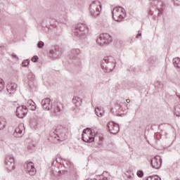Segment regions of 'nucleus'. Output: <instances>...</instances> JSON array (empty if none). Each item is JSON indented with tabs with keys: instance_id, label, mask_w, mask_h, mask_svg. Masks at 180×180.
<instances>
[{
	"instance_id": "1",
	"label": "nucleus",
	"mask_w": 180,
	"mask_h": 180,
	"mask_svg": "<svg viewBox=\"0 0 180 180\" xmlns=\"http://www.w3.org/2000/svg\"><path fill=\"white\" fill-rule=\"evenodd\" d=\"M101 66L104 72H111L116 66V60L112 56H105L101 61Z\"/></svg>"
},
{
	"instance_id": "2",
	"label": "nucleus",
	"mask_w": 180,
	"mask_h": 180,
	"mask_svg": "<svg viewBox=\"0 0 180 180\" xmlns=\"http://www.w3.org/2000/svg\"><path fill=\"white\" fill-rule=\"evenodd\" d=\"M52 137H53L56 141H64V140H67L66 128L61 125L58 126L53 132Z\"/></svg>"
},
{
	"instance_id": "3",
	"label": "nucleus",
	"mask_w": 180,
	"mask_h": 180,
	"mask_svg": "<svg viewBox=\"0 0 180 180\" xmlns=\"http://www.w3.org/2000/svg\"><path fill=\"white\" fill-rule=\"evenodd\" d=\"M96 133L95 129L86 128L83 131L82 134V140L85 143H94Z\"/></svg>"
},
{
	"instance_id": "4",
	"label": "nucleus",
	"mask_w": 180,
	"mask_h": 180,
	"mask_svg": "<svg viewBox=\"0 0 180 180\" xmlns=\"http://www.w3.org/2000/svg\"><path fill=\"white\" fill-rule=\"evenodd\" d=\"M89 11L91 15L94 18L99 16L102 12V4H101V2L98 1H93L89 6Z\"/></svg>"
},
{
	"instance_id": "5",
	"label": "nucleus",
	"mask_w": 180,
	"mask_h": 180,
	"mask_svg": "<svg viewBox=\"0 0 180 180\" xmlns=\"http://www.w3.org/2000/svg\"><path fill=\"white\" fill-rule=\"evenodd\" d=\"M112 36L108 33L101 34L99 37L96 40V43L101 47H105V46H108L112 43Z\"/></svg>"
},
{
	"instance_id": "6",
	"label": "nucleus",
	"mask_w": 180,
	"mask_h": 180,
	"mask_svg": "<svg viewBox=\"0 0 180 180\" xmlns=\"http://www.w3.org/2000/svg\"><path fill=\"white\" fill-rule=\"evenodd\" d=\"M112 19L116 22H120L124 18V9L122 7H115L112 10Z\"/></svg>"
},
{
	"instance_id": "7",
	"label": "nucleus",
	"mask_w": 180,
	"mask_h": 180,
	"mask_svg": "<svg viewBox=\"0 0 180 180\" xmlns=\"http://www.w3.org/2000/svg\"><path fill=\"white\" fill-rule=\"evenodd\" d=\"M75 32L79 37H86L88 36V27L84 23H79L75 27Z\"/></svg>"
},
{
	"instance_id": "8",
	"label": "nucleus",
	"mask_w": 180,
	"mask_h": 180,
	"mask_svg": "<svg viewBox=\"0 0 180 180\" xmlns=\"http://www.w3.org/2000/svg\"><path fill=\"white\" fill-rule=\"evenodd\" d=\"M24 169L25 172L32 176L36 175V172H37L36 167H34V165L32 162H26L24 165Z\"/></svg>"
},
{
	"instance_id": "9",
	"label": "nucleus",
	"mask_w": 180,
	"mask_h": 180,
	"mask_svg": "<svg viewBox=\"0 0 180 180\" xmlns=\"http://www.w3.org/2000/svg\"><path fill=\"white\" fill-rule=\"evenodd\" d=\"M29 112V110L27 109V107L26 105H21L17 107L15 115L17 117H19L20 119H23L26 115H27V112Z\"/></svg>"
},
{
	"instance_id": "10",
	"label": "nucleus",
	"mask_w": 180,
	"mask_h": 180,
	"mask_svg": "<svg viewBox=\"0 0 180 180\" xmlns=\"http://www.w3.org/2000/svg\"><path fill=\"white\" fill-rule=\"evenodd\" d=\"M6 168L8 171H13L15 169V158L12 156H7L6 158Z\"/></svg>"
},
{
	"instance_id": "11",
	"label": "nucleus",
	"mask_w": 180,
	"mask_h": 180,
	"mask_svg": "<svg viewBox=\"0 0 180 180\" xmlns=\"http://www.w3.org/2000/svg\"><path fill=\"white\" fill-rule=\"evenodd\" d=\"M107 130L111 133V134H117L119 133L120 127L119 124L114 122H110L107 124Z\"/></svg>"
},
{
	"instance_id": "12",
	"label": "nucleus",
	"mask_w": 180,
	"mask_h": 180,
	"mask_svg": "<svg viewBox=\"0 0 180 180\" xmlns=\"http://www.w3.org/2000/svg\"><path fill=\"white\" fill-rule=\"evenodd\" d=\"M41 105L44 110H51L53 109V102L49 98H44L41 101Z\"/></svg>"
},
{
	"instance_id": "13",
	"label": "nucleus",
	"mask_w": 180,
	"mask_h": 180,
	"mask_svg": "<svg viewBox=\"0 0 180 180\" xmlns=\"http://www.w3.org/2000/svg\"><path fill=\"white\" fill-rule=\"evenodd\" d=\"M63 55V51H61V49L58 48V46L55 47L54 49H52L49 51V56L52 58H58V57H61Z\"/></svg>"
},
{
	"instance_id": "14",
	"label": "nucleus",
	"mask_w": 180,
	"mask_h": 180,
	"mask_svg": "<svg viewBox=\"0 0 180 180\" xmlns=\"http://www.w3.org/2000/svg\"><path fill=\"white\" fill-rule=\"evenodd\" d=\"M81 51L79 49H74L70 50V53H69L70 63H74L78 58V56Z\"/></svg>"
},
{
	"instance_id": "15",
	"label": "nucleus",
	"mask_w": 180,
	"mask_h": 180,
	"mask_svg": "<svg viewBox=\"0 0 180 180\" xmlns=\"http://www.w3.org/2000/svg\"><path fill=\"white\" fill-rule=\"evenodd\" d=\"M162 163V159H161L160 156H155L151 160V166L153 168H155V169H158L161 167V164Z\"/></svg>"
},
{
	"instance_id": "16",
	"label": "nucleus",
	"mask_w": 180,
	"mask_h": 180,
	"mask_svg": "<svg viewBox=\"0 0 180 180\" xmlns=\"http://www.w3.org/2000/svg\"><path fill=\"white\" fill-rule=\"evenodd\" d=\"M25 133V127L22 124H20L17 128H15L13 136L14 137H22Z\"/></svg>"
},
{
	"instance_id": "17",
	"label": "nucleus",
	"mask_w": 180,
	"mask_h": 180,
	"mask_svg": "<svg viewBox=\"0 0 180 180\" xmlns=\"http://www.w3.org/2000/svg\"><path fill=\"white\" fill-rule=\"evenodd\" d=\"M34 122L35 123V126H41L46 123V118L43 116L36 115L34 117Z\"/></svg>"
},
{
	"instance_id": "18",
	"label": "nucleus",
	"mask_w": 180,
	"mask_h": 180,
	"mask_svg": "<svg viewBox=\"0 0 180 180\" xmlns=\"http://www.w3.org/2000/svg\"><path fill=\"white\" fill-rule=\"evenodd\" d=\"M17 88H18V84H16L15 83H10V84H8L6 86L7 91L11 95L16 92Z\"/></svg>"
},
{
	"instance_id": "19",
	"label": "nucleus",
	"mask_w": 180,
	"mask_h": 180,
	"mask_svg": "<svg viewBox=\"0 0 180 180\" xmlns=\"http://www.w3.org/2000/svg\"><path fill=\"white\" fill-rule=\"evenodd\" d=\"M63 110L64 107L63 106V104L57 103L56 105L53 108V113L56 115H60Z\"/></svg>"
},
{
	"instance_id": "20",
	"label": "nucleus",
	"mask_w": 180,
	"mask_h": 180,
	"mask_svg": "<svg viewBox=\"0 0 180 180\" xmlns=\"http://www.w3.org/2000/svg\"><path fill=\"white\" fill-rule=\"evenodd\" d=\"M95 113L98 117H102L103 116H105V108L103 107H96L95 109Z\"/></svg>"
},
{
	"instance_id": "21",
	"label": "nucleus",
	"mask_w": 180,
	"mask_h": 180,
	"mask_svg": "<svg viewBox=\"0 0 180 180\" xmlns=\"http://www.w3.org/2000/svg\"><path fill=\"white\" fill-rule=\"evenodd\" d=\"M25 106L26 108H27L28 110L29 109L30 110H36V108H37V106L36 105V103H34V101H33V100L32 99L27 101V105Z\"/></svg>"
},
{
	"instance_id": "22",
	"label": "nucleus",
	"mask_w": 180,
	"mask_h": 180,
	"mask_svg": "<svg viewBox=\"0 0 180 180\" xmlns=\"http://www.w3.org/2000/svg\"><path fill=\"white\" fill-rule=\"evenodd\" d=\"M72 103L75 105L77 108H79L82 105V98L79 96H75L72 98Z\"/></svg>"
},
{
	"instance_id": "23",
	"label": "nucleus",
	"mask_w": 180,
	"mask_h": 180,
	"mask_svg": "<svg viewBox=\"0 0 180 180\" xmlns=\"http://www.w3.org/2000/svg\"><path fill=\"white\" fill-rule=\"evenodd\" d=\"M6 127V119L0 117V130H4Z\"/></svg>"
},
{
	"instance_id": "24",
	"label": "nucleus",
	"mask_w": 180,
	"mask_h": 180,
	"mask_svg": "<svg viewBox=\"0 0 180 180\" xmlns=\"http://www.w3.org/2000/svg\"><path fill=\"white\" fill-rule=\"evenodd\" d=\"M27 78L28 79V83L33 82L34 81L35 76L32 72H29L27 75Z\"/></svg>"
},
{
	"instance_id": "25",
	"label": "nucleus",
	"mask_w": 180,
	"mask_h": 180,
	"mask_svg": "<svg viewBox=\"0 0 180 180\" xmlns=\"http://www.w3.org/2000/svg\"><path fill=\"white\" fill-rule=\"evenodd\" d=\"M126 176L129 180H134V173H133V171L131 170L127 172Z\"/></svg>"
},
{
	"instance_id": "26",
	"label": "nucleus",
	"mask_w": 180,
	"mask_h": 180,
	"mask_svg": "<svg viewBox=\"0 0 180 180\" xmlns=\"http://www.w3.org/2000/svg\"><path fill=\"white\" fill-rule=\"evenodd\" d=\"M173 64L176 68H180V58H174Z\"/></svg>"
},
{
	"instance_id": "27",
	"label": "nucleus",
	"mask_w": 180,
	"mask_h": 180,
	"mask_svg": "<svg viewBox=\"0 0 180 180\" xmlns=\"http://www.w3.org/2000/svg\"><path fill=\"white\" fill-rule=\"evenodd\" d=\"M174 113L177 117H179L180 116V103H179L177 105L174 107Z\"/></svg>"
},
{
	"instance_id": "28",
	"label": "nucleus",
	"mask_w": 180,
	"mask_h": 180,
	"mask_svg": "<svg viewBox=\"0 0 180 180\" xmlns=\"http://www.w3.org/2000/svg\"><path fill=\"white\" fill-rule=\"evenodd\" d=\"M146 180H161V178L157 175H155L148 176Z\"/></svg>"
},
{
	"instance_id": "29",
	"label": "nucleus",
	"mask_w": 180,
	"mask_h": 180,
	"mask_svg": "<svg viewBox=\"0 0 180 180\" xmlns=\"http://www.w3.org/2000/svg\"><path fill=\"white\" fill-rule=\"evenodd\" d=\"M27 150L28 153H32V151L34 150V146L28 145L27 147Z\"/></svg>"
},
{
	"instance_id": "30",
	"label": "nucleus",
	"mask_w": 180,
	"mask_h": 180,
	"mask_svg": "<svg viewBox=\"0 0 180 180\" xmlns=\"http://www.w3.org/2000/svg\"><path fill=\"white\" fill-rule=\"evenodd\" d=\"M4 88H5V82L0 78V91L3 90Z\"/></svg>"
},
{
	"instance_id": "31",
	"label": "nucleus",
	"mask_w": 180,
	"mask_h": 180,
	"mask_svg": "<svg viewBox=\"0 0 180 180\" xmlns=\"http://www.w3.org/2000/svg\"><path fill=\"white\" fill-rule=\"evenodd\" d=\"M136 175H137V176H139V178H143V176H144V172H143L142 170H139V171L136 172Z\"/></svg>"
},
{
	"instance_id": "32",
	"label": "nucleus",
	"mask_w": 180,
	"mask_h": 180,
	"mask_svg": "<svg viewBox=\"0 0 180 180\" xmlns=\"http://www.w3.org/2000/svg\"><path fill=\"white\" fill-rule=\"evenodd\" d=\"M43 47H44V42L40 41L38 42L37 44V48L38 49H43Z\"/></svg>"
},
{
	"instance_id": "33",
	"label": "nucleus",
	"mask_w": 180,
	"mask_h": 180,
	"mask_svg": "<svg viewBox=\"0 0 180 180\" xmlns=\"http://www.w3.org/2000/svg\"><path fill=\"white\" fill-rule=\"evenodd\" d=\"M30 63V60H24L22 63V67H27V65H29Z\"/></svg>"
},
{
	"instance_id": "34",
	"label": "nucleus",
	"mask_w": 180,
	"mask_h": 180,
	"mask_svg": "<svg viewBox=\"0 0 180 180\" xmlns=\"http://www.w3.org/2000/svg\"><path fill=\"white\" fill-rule=\"evenodd\" d=\"M37 60H39V56H35L33 58H32V61L33 63H37Z\"/></svg>"
},
{
	"instance_id": "35",
	"label": "nucleus",
	"mask_w": 180,
	"mask_h": 180,
	"mask_svg": "<svg viewBox=\"0 0 180 180\" xmlns=\"http://www.w3.org/2000/svg\"><path fill=\"white\" fill-rule=\"evenodd\" d=\"M140 37H141V33L139 32L138 34L136 35V39H139Z\"/></svg>"
},
{
	"instance_id": "36",
	"label": "nucleus",
	"mask_w": 180,
	"mask_h": 180,
	"mask_svg": "<svg viewBox=\"0 0 180 180\" xmlns=\"http://www.w3.org/2000/svg\"><path fill=\"white\" fill-rule=\"evenodd\" d=\"M60 23H65V20H59Z\"/></svg>"
},
{
	"instance_id": "37",
	"label": "nucleus",
	"mask_w": 180,
	"mask_h": 180,
	"mask_svg": "<svg viewBox=\"0 0 180 180\" xmlns=\"http://www.w3.org/2000/svg\"><path fill=\"white\" fill-rule=\"evenodd\" d=\"M176 96H177L178 98H180V93L176 92Z\"/></svg>"
},
{
	"instance_id": "38",
	"label": "nucleus",
	"mask_w": 180,
	"mask_h": 180,
	"mask_svg": "<svg viewBox=\"0 0 180 180\" xmlns=\"http://www.w3.org/2000/svg\"><path fill=\"white\" fill-rule=\"evenodd\" d=\"M12 56L14 57V58H16V54L13 53V54H12Z\"/></svg>"
},
{
	"instance_id": "39",
	"label": "nucleus",
	"mask_w": 180,
	"mask_h": 180,
	"mask_svg": "<svg viewBox=\"0 0 180 180\" xmlns=\"http://www.w3.org/2000/svg\"><path fill=\"white\" fill-rule=\"evenodd\" d=\"M126 102H127V103H130V100L127 99V100H126Z\"/></svg>"
},
{
	"instance_id": "40",
	"label": "nucleus",
	"mask_w": 180,
	"mask_h": 180,
	"mask_svg": "<svg viewBox=\"0 0 180 180\" xmlns=\"http://www.w3.org/2000/svg\"><path fill=\"white\" fill-rule=\"evenodd\" d=\"M103 180H109V179H108V177H103Z\"/></svg>"
},
{
	"instance_id": "41",
	"label": "nucleus",
	"mask_w": 180,
	"mask_h": 180,
	"mask_svg": "<svg viewBox=\"0 0 180 180\" xmlns=\"http://www.w3.org/2000/svg\"><path fill=\"white\" fill-rule=\"evenodd\" d=\"M68 164H70V165H71V163H70V162L66 163V165H68Z\"/></svg>"
},
{
	"instance_id": "42",
	"label": "nucleus",
	"mask_w": 180,
	"mask_h": 180,
	"mask_svg": "<svg viewBox=\"0 0 180 180\" xmlns=\"http://www.w3.org/2000/svg\"><path fill=\"white\" fill-rule=\"evenodd\" d=\"M152 1H157V0H152Z\"/></svg>"
},
{
	"instance_id": "43",
	"label": "nucleus",
	"mask_w": 180,
	"mask_h": 180,
	"mask_svg": "<svg viewBox=\"0 0 180 180\" xmlns=\"http://www.w3.org/2000/svg\"><path fill=\"white\" fill-rule=\"evenodd\" d=\"M179 1H180V0H179Z\"/></svg>"
}]
</instances>
